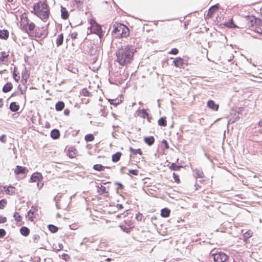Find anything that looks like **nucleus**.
<instances>
[{"label":"nucleus","mask_w":262,"mask_h":262,"mask_svg":"<svg viewBox=\"0 0 262 262\" xmlns=\"http://www.w3.org/2000/svg\"><path fill=\"white\" fill-rule=\"evenodd\" d=\"M135 51V49L132 46H122L116 52L117 61L121 66L127 65L133 60Z\"/></svg>","instance_id":"nucleus-1"},{"label":"nucleus","mask_w":262,"mask_h":262,"mask_svg":"<svg viewBox=\"0 0 262 262\" xmlns=\"http://www.w3.org/2000/svg\"><path fill=\"white\" fill-rule=\"evenodd\" d=\"M214 262H226L229 256L223 252H219L212 254Z\"/></svg>","instance_id":"nucleus-2"},{"label":"nucleus","mask_w":262,"mask_h":262,"mask_svg":"<svg viewBox=\"0 0 262 262\" xmlns=\"http://www.w3.org/2000/svg\"><path fill=\"white\" fill-rule=\"evenodd\" d=\"M48 9V6L46 3L40 2L36 3L33 6L32 12H33L35 14H36L38 13V12H41Z\"/></svg>","instance_id":"nucleus-3"},{"label":"nucleus","mask_w":262,"mask_h":262,"mask_svg":"<svg viewBox=\"0 0 262 262\" xmlns=\"http://www.w3.org/2000/svg\"><path fill=\"white\" fill-rule=\"evenodd\" d=\"M123 24H115L113 26V30L112 32L113 36L115 38H120L121 37V31Z\"/></svg>","instance_id":"nucleus-4"},{"label":"nucleus","mask_w":262,"mask_h":262,"mask_svg":"<svg viewBox=\"0 0 262 262\" xmlns=\"http://www.w3.org/2000/svg\"><path fill=\"white\" fill-rule=\"evenodd\" d=\"M91 31L92 32H93L98 35H100L102 33V29L100 25L97 24L96 21L94 20H92L91 21Z\"/></svg>","instance_id":"nucleus-5"},{"label":"nucleus","mask_w":262,"mask_h":262,"mask_svg":"<svg viewBox=\"0 0 262 262\" xmlns=\"http://www.w3.org/2000/svg\"><path fill=\"white\" fill-rule=\"evenodd\" d=\"M173 63L174 64V66L177 68L183 69L185 68V63L183 59L181 57H179L176 58L173 61Z\"/></svg>","instance_id":"nucleus-6"},{"label":"nucleus","mask_w":262,"mask_h":262,"mask_svg":"<svg viewBox=\"0 0 262 262\" xmlns=\"http://www.w3.org/2000/svg\"><path fill=\"white\" fill-rule=\"evenodd\" d=\"M28 171V169L26 167L17 165L14 169V173L16 175L19 174H26Z\"/></svg>","instance_id":"nucleus-7"},{"label":"nucleus","mask_w":262,"mask_h":262,"mask_svg":"<svg viewBox=\"0 0 262 262\" xmlns=\"http://www.w3.org/2000/svg\"><path fill=\"white\" fill-rule=\"evenodd\" d=\"M26 21L27 24L24 25L23 27L24 29L26 31H29L31 32L33 31L35 29V25L32 22H30L28 19H26Z\"/></svg>","instance_id":"nucleus-8"},{"label":"nucleus","mask_w":262,"mask_h":262,"mask_svg":"<svg viewBox=\"0 0 262 262\" xmlns=\"http://www.w3.org/2000/svg\"><path fill=\"white\" fill-rule=\"evenodd\" d=\"M3 188L5 190V192L7 194L14 195L16 193V188L11 185L9 186H4Z\"/></svg>","instance_id":"nucleus-9"},{"label":"nucleus","mask_w":262,"mask_h":262,"mask_svg":"<svg viewBox=\"0 0 262 262\" xmlns=\"http://www.w3.org/2000/svg\"><path fill=\"white\" fill-rule=\"evenodd\" d=\"M207 106L211 110L214 111H217L219 110V105L216 104L212 100H209L207 103Z\"/></svg>","instance_id":"nucleus-10"},{"label":"nucleus","mask_w":262,"mask_h":262,"mask_svg":"<svg viewBox=\"0 0 262 262\" xmlns=\"http://www.w3.org/2000/svg\"><path fill=\"white\" fill-rule=\"evenodd\" d=\"M49 10L48 9L41 12H38V13L36 14L35 15L42 20H44L49 17Z\"/></svg>","instance_id":"nucleus-11"},{"label":"nucleus","mask_w":262,"mask_h":262,"mask_svg":"<svg viewBox=\"0 0 262 262\" xmlns=\"http://www.w3.org/2000/svg\"><path fill=\"white\" fill-rule=\"evenodd\" d=\"M42 179L41 174L39 172H34L31 177V180L33 182H39Z\"/></svg>","instance_id":"nucleus-12"},{"label":"nucleus","mask_w":262,"mask_h":262,"mask_svg":"<svg viewBox=\"0 0 262 262\" xmlns=\"http://www.w3.org/2000/svg\"><path fill=\"white\" fill-rule=\"evenodd\" d=\"M13 88V85L11 82H8L3 87L2 91L4 93H6L10 92Z\"/></svg>","instance_id":"nucleus-13"},{"label":"nucleus","mask_w":262,"mask_h":262,"mask_svg":"<svg viewBox=\"0 0 262 262\" xmlns=\"http://www.w3.org/2000/svg\"><path fill=\"white\" fill-rule=\"evenodd\" d=\"M129 29L123 24L121 31V37L120 38L126 37L129 35Z\"/></svg>","instance_id":"nucleus-14"},{"label":"nucleus","mask_w":262,"mask_h":262,"mask_svg":"<svg viewBox=\"0 0 262 262\" xmlns=\"http://www.w3.org/2000/svg\"><path fill=\"white\" fill-rule=\"evenodd\" d=\"M144 141L148 146H151L155 142V138L153 136L145 137Z\"/></svg>","instance_id":"nucleus-15"},{"label":"nucleus","mask_w":262,"mask_h":262,"mask_svg":"<svg viewBox=\"0 0 262 262\" xmlns=\"http://www.w3.org/2000/svg\"><path fill=\"white\" fill-rule=\"evenodd\" d=\"M51 137L53 139H57L60 137V132L57 129H53L50 134Z\"/></svg>","instance_id":"nucleus-16"},{"label":"nucleus","mask_w":262,"mask_h":262,"mask_svg":"<svg viewBox=\"0 0 262 262\" xmlns=\"http://www.w3.org/2000/svg\"><path fill=\"white\" fill-rule=\"evenodd\" d=\"M61 17L63 19H67L69 17V12L66 8L61 6Z\"/></svg>","instance_id":"nucleus-17"},{"label":"nucleus","mask_w":262,"mask_h":262,"mask_svg":"<svg viewBox=\"0 0 262 262\" xmlns=\"http://www.w3.org/2000/svg\"><path fill=\"white\" fill-rule=\"evenodd\" d=\"M19 108V105L17 104L15 102H12L10 104L9 108L13 112H17Z\"/></svg>","instance_id":"nucleus-18"},{"label":"nucleus","mask_w":262,"mask_h":262,"mask_svg":"<svg viewBox=\"0 0 262 262\" xmlns=\"http://www.w3.org/2000/svg\"><path fill=\"white\" fill-rule=\"evenodd\" d=\"M63 41V35L62 33L60 34L59 35H58L56 39V44L57 47L60 46L62 43Z\"/></svg>","instance_id":"nucleus-19"},{"label":"nucleus","mask_w":262,"mask_h":262,"mask_svg":"<svg viewBox=\"0 0 262 262\" xmlns=\"http://www.w3.org/2000/svg\"><path fill=\"white\" fill-rule=\"evenodd\" d=\"M170 213V210L169 209H168L167 208H163L161 209V215L162 217H167L169 216Z\"/></svg>","instance_id":"nucleus-20"},{"label":"nucleus","mask_w":262,"mask_h":262,"mask_svg":"<svg viewBox=\"0 0 262 262\" xmlns=\"http://www.w3.org/2000/svg\"><path fill=\"white\" fill-rule=\"evenodd\" d=\"M9 32L7 30H0V38L6 39L8 38Z\"/></svg>","instance_id":"nucleus-21"},{"label":"nucleus","mask_w":262,"mask_h":262,"mask_svg":"<svg viewBox=\"0 0 262 262\" xmlns=\"http://www.w3.org/2000/svg\"><path fill=\"white\" fill-rule=\"evenodd\" d=\"M64 107V103L63 101H58L55 104V109L57 111H61Z\"/></svg>","instance_id":"nucleus-22"},{"label":"nucleus","mask_w":262,"mask_h":262,"mask_svg":"<svg viewBox=\"0 0 262 262\" xmlns=\"http://www.w3.org/2000/svg\"><path fill=\"white\" fill-rule=\"evenodd\" d=\"M181 168H182V165H177L174 163H171L170 165L169 166V168L171 170L173 171H179L181 169Z\"/></svg>","instance_id":"nucleus-23"},{"label":"nucleus","mask_w":262,"mask_h":262,"mask_svg":"<svg viewBox=\"0 0 262 262\" xmlns=\"http://www.w3.org/2000/svg\"><path fill=\"white\" fill-rule=\"evenodd\" d=\"M122 154L120 152H117L112 155V161L114 162H118L121 157Z\"/></svg>","instance_id":"nucleus-24"},{"label":"nucleus","mask_w":262,"mask_h":262,"mask_svg":"<svg viewBox=\"0 0 262 262\" xmlns=\"http://www.w3.org/2000/svg\"><path fill=\"white\" fill-rule=\"evenodd\" d=\"M20 232L23 235L27 236L29 234L30 230L28 228L24 226L20 228Z\"/></svg>","instance_id":"nucleus-25"},{"label":"nucleus","mask_w":262,"mask_h":262,"mask_svg":"<svg viewBox=\"0 0 262 262\" xmlns=\"http://www.w3.org/2000/svg\"><path fill=\"white\" fill-rule=\"evenodd\" d=\"M148 113L146 112V110L145 109H141L138 110V115L142 118H146V117H147Z\"/></svg>","instance_id":"nucleus-26"},{"label":"nucleus","mask_w":262,"mask_h":262,"mask_svg":"<svg viewBox=\"0 0 262 262\" xmlns=\"http://www.w3.org/2000/svg\"><path fill=\"white\" fill-rule=\"evenodd\" d=\"M158 125L162 126H166L167 125V121L166 117H161L158 121Z\"/></svg>","instance_id":"nucleus-27"},{"label":"nucleus","mask_w":262,"mask_h":262,"mask_svg":"<svg viewBox=\"0 0 262 262\" xmlns=\"http://www.w3.org/2000/svg\"><path fill=\"white\" fill-rule=\"evenodd\" d=\"M97 191L100 194L108 193V192L106 191V187L102 185H101L100 187H97Z\"/></svg>","instance_id":"nucleus-28"},{"label":"nucleus","mask_w":262,"mask_h":262,"mask_svg":"<svg viewBox=\"0 0 262 262\" xmlns=\"http://www.w3.org/2000/svg\"><path fill=\"white\" fill-rule=\"evenodd\" d=\"M106 247V244L104 242H101L100 245L97 247L95 249L96 250H101L104 251L105 250V248Z\"/></svg>","instance_id":"nucleus-29"},{"label":"nucleus","mask_w":262,"mask_h":262,"mask_svg":"<svg viewBox=\"0 0 262 262\" xmlns=\"http://www.w3.org/2000/svg\"><path fill=\"white\" fill-rule=\"evenodd\" d=\"M193 171L198 178H203L204 177V173L202 170L195 169Z\"/></svg>","instance_id":"nucleus-30"},{"label":"nucleus","mask_w":262,"mask_h":262,"mask_svg":"<svg viewBox=\"0 0 262 262\" xmlns=\"http://www.w3.org/2000/svg\"><path fill=\"white\" fill-rule=\"evenodd\" d=\"M104 168L105 167L101 164H97L93 166V169L98 171H102Z\"/></svg>","instance_id":"nucleus-31"},{"label":"nucleus","mask_w":262,"mask_h":262,"mask_svg":"<svg viewBox=\"0 0 262 262\" xmlns=\"http://www.w3.org/2000/svg\"><path fill=\"white\" fill-rule=\"evenodd\" d=\"M129 150L134 155H136L137 154H139L141 155L142 154V151L141 149L138 148L137 149H134L133 147H130Z\"/></svg>","instance_id":"nucleus-32"},{"label":"nucleus","mask_w":262,"mask_h":262,"mask_svg":"<svg viewBox=\"0 0 262 262\" xmlns=\"http://www.w3.org/2000/svg\"><path fill=\"white\" fill-rule=\"evenodd\" d=\"M48 229L52 233H56L58 231V230L57 227L52 224L48 225Z\"/></svg>","instance_id":"nucleus-33"},{"label":"nucleus","mask_w":262,"mask_h":262,"mask_svg":"<svg viewBox=\"0 0 262 262\" xmlns=\"http://www.w3.org/2000/svg\"><path fill=\"white\" fill-rule=\"evenodd\" d=\"M80 94L85 97H89L91 95L90 92L86 88H84L80 92Z\"/></svg>","instance_id":"nucleus-34"},{"label":"nucleus","mask_w":262,"mask_h":262,"mask_svg":"<svg viewBox=\"0 0 262 262\" xmlns=\"http://www.w3.org/2000/svg\"><path fill=\"white\" fill-rule=\"evenodd\" d=\"M85 140L86 142H91L94 140V136L93 134H88L84 137Z\"/></svg>","instance_id":"nucleus-35"},{"label":"nucleus","mask_w":262,"mask_h":262,"mask_svg":"<svg viewBox=\"0 0 262 262\" xmlns=\"http://www.w3.org/2000/svg\"><path fill=\"white\" fill-rule=\"evenodd\" d=\"M13 217L16 222H18L20 221L21 217L18 212H14V213L13 214Z\"/></svg>","instance_id":"nucleus-36"},{"label":"nucleus","mask_w":262,"mask_h":262,"mask_svg":"<svg viewBox=\"0 0 262 262\" xmlns=\"http://www.w3.org/2000/svg\"><path fill=\"white\" fill-rule=\"evenodd\" d=\"M7 202L5 199H2L0 200V209H3L5 208V205L7 204Z\"/></svg>","instance_id":"nucleus-37"},{"label":"nucleus","mask_w":262,"mask_h":262,"mask_svg":"<svg viewBox=\"0 0 262 262\" xmlns=\"http://www.w3.org/2000/svg\"><path fill=\"white\" fill-rule=\"evenodd\" d=\"M29 77V74L28 72L26 70V69L22 72V77L23 79L27 80Z\"/></svg>","instance_id":"nucleus-38"},{"label":"nucleus","mask_w":262,"mask_h":262,"mask_svg":"<svg viewBox=\"0 0 262 262\" xmlns=\"http://www.w3.org/2000/svg\"><path fill=\"white\" fill-rule=\"evenodd\" d=\"M109 102L111 104L117 106L118 104L120 103V101L117 99H111L109 100Z\"/></svg>","instance_id":"nucleus-39"},{"label":"nucleus","mask_w":262,"mask_h":262,"mask_svg":"<svg viewBox=\"0 0 262 262\" xmlns=\"http://www.w3.org/2000/svg\"><path fill=\"white\" fill-rule=\"evenodd\" d=\"M16 68H14V70L13 73V77L14 80L16 81H18L20 78V76L19 75V73L17 74L15 71Z\"/></svg>","instance_id":"nucleus-40"},{"label":"nucleus","mask_w":262,"mask_h":262,"mask_svg":"<svg viewBox=\"0 0 262 262\" xmlns=\"http://www.w3.org/2000/svg\"><path fill=\"white\" fill-rule=\"evenodd\" d=\"M1 56L0 57V60L1 61H4V59L6 58H7L9 56L8 54H7L6 52L3 51L1 53Z\"/></svg>","instance_id":"nucleus-41"},{"label":"nucleus","mask_w":262,"mask_h":262,"mask_svg":"<svg viewBox=\"0 0 262 262\" xmlns=\"http://www.w3.org/2000/svg\"><path fill=\"white\" fill-rule=\"evenodd\" d=\"M33 241L34 243H37L40 239V236L39 235L36 234L33 235L32 237Z\"/></svg>","instance_id":"nucleus-42"},{"label":"nucleus","mask_w":262,"mask_h":262,"mask_svg":"<svg viewBox=\"0 0 262 262\" xmlns=\"http://www.w3.org/2000/svg\"><path fill=\"white\" fill-rule=\"evenodd\" d=\"M179 53V50L177 48L172 49L169 52V54H173V55H177Z\"/></svg>","instance_id":"nucleus-43"},{"label":"nucleus","mask_w":262,"mask_h":262,"mask_svg":"<svg viewBox=\"0 0 262 262\" xmlns=\"http://www.w3.org/2000/svg\"><path fill=\"white\" fill-rule=\"evenodd\" d=\"M138 173L139 171L137 169H131L129 170V174L137 176L138 174Z\"/></svg>","instance_id":"nucleus-44"},{"label":"nucleus","mask_w":262,"mask_h":262,"mask_svg":"<svg viewBox=\"0 0 262 262\" xmlns=\"http://www.w3.org/2000/svg\"><path fill=\"white\" fill-rule=\"evenodd\" d=\"M172 176H173V178L175 182H177V183H179L180 181V180L179 179V176L177 174H176V173L173 172L172 174Z\"/></svg>","instance_id":"nucleus-45"},{"label":"nucleus","mask_w":262,"mask_h":262,"mask_svg":"<svg viewBox=\"0 0 262 262\" xmlns=\"http://www.w3.org/2000/svg\"><path fill=\"white\" fill-rule=\"evenodd\" d=\"M61 258H62V259L65 260L66 261H68L70 257L68 254H66V253H63L61 255Z\"/></svg>","instance_id":"nucleus-46"},{"label":"nucleus","mask_w":262,"mask_h":262,"mask_svg":"<svg viewBox=\"0 0 262 262\" xmlns=\"http://www.w3.org/2000/svg\"><path fill=\"white\" fill-rule=\"evenodd\" d=\"M35 37H42V36L44 35V37H45L46 35H44L43 33H42L41 32H40V33L39 32H37V29H35Z\"/></svg>","instance_id":"nucleus-47"},{"label":"nucleus","mask_w":262,"mask_h":262,"mask_svg":"<svg viewBox=\"0 0 262 262\" xmlns=\"http://www.w3.org/2000/svg\"><path fill=\"white\" fill-rule=\"evenodd\" d=\"M6 234V231L4 229H0V238L4 237Z\"/></svg>","instance_id":"nucleus-48"},{"label":"nucleus","mask_w":262,"mask_h":262,"mask_svg":"<svg viewBox=\"0 0 262 262\" xmlns=\"http://www.w3.org/2000/svg\"><path fill=\"white\" fill-rule=\"evenodd\" d=\"M6 136L5 135H2L0 137V141L3 143H6Z\"/></svg>","instance_id":"nucleus-49"},{"label":"nucleus","mask_w":262,"mask_h":262,"mask_svg":"<svg viewBox=\"0 0 262 262\" xmlns=\"http://www.w3.org/2000/svg\"><path fill=\"white\" fill-rule=\"evenodd\" d=\"M142 217H143V215L141 213H138V214H136V219L139 221H141L142 219Z\"/></svg>","instance_id":"nucleus-50"},{"label":"nucleus","mask_w":262,"mask_h":262,"mask_svg":"<svg viewBox=\"0 0 262 262\" xmlns=\"http://www.w3.org/2000/svg\"><path fill=\"white\" fill-rule=\"evenodd\" d=\"M115 184L118 186L117 190L122 189L124 187L123 185L119 182H116Z\"/></svg>","instance_id":"nucleus-51"},{"label":"nucleus","mask_w":262,"mask_h":262,"mask_svg":"<svg viewBox=\"0 0 262 262\" xmlns=\"http://www.w3.org/2000/svg\"><path fill=\"white\" fill-rule=\"evenodd\" d=\"M7 222V218L6 217L0 216V224L5 223Z\"/></svg>","instance_id":"nucleus-52"},{"label":"nucleus","mask_w":262,"mask_h":262,"mask_svg":"<svg viewBox=\"0 0 262 262\" xmlns=\"http://www.w3.org/2000/svg\"><path fill=\"white\" fill-rule=\"evenodd\" d=\"M78 6H81L83 4V1L81 0H73Z\"/></svg>","instance_id":"nucleus-53"},{"label":"nucleus","mask_w":262,"mask_h":262,"mask_svg":"<svg viewBox=\"0 0 262 262\" xmlns=\"http://www.w3.org/2000/svg\"><path fill=\"white\" fill-rule=\"evenodd\" d=\"M77 36V33L76 32H72L71 34V37L73 39L76 38Z\"/></svg>","instance_id":"nucleus-54"},{"label":"nucleus","mask_w":262,"mask_h":262,"mask_svg":"<svg viewBox=\"0 0 262 262\" xmlns=\"http://www.w3.org/2000/svg\"><path fill=\"white\" fill-rule=\"evenodd\" d=\"M63 245L61 244H59L58 245V248L56 247L54 248V249L56 251H59V250H61L63 248Z\"/></svg>","instance_id":"nucleus-55"},{"label":"nucleus","mask_w":262,"mask_h":262,"mask_svg":"<svg viewBox=\"0 0 262 262\" xmlns=\"http://www.w3.org/2000/svg\"><path fill=\"white\" fill-rule=\"evenodd\" d=\"M162 143H163L164 144V146H165V148H169V145L166 140H163L162 141Z\"/></svg>","instance_id":"nucleus-56"},{"label":"nucleus","mask_w":262,"mask_h":262,"mask_svg":"<svg viewBox=\"0 0 262 262\" xmlns=\"http://www.w3.org/2000/svg\"><path fill=\"white\" fill-rule=\"evenodd\" d=\"M234 25V23L233 22V21L231 20V22L229 23H227L226 24V25L228 27H229V28H232L233 27V25Z\"/></svg>","instance_id":"nucleus-57"},{"label":"nucleus","mask_w":262,"mask_h":262,"mask_svg":"<svg viewBox=\"0 0 262 262\" xmlns=\"http://www.w3.org/2000/svg\"><path fill=\"white\" fill-rule=\"evenodd\" d=\"M116 207L118 209L121 210L123 208V206L122 204H118L116 206Z\"/></svg>","instance_id":"nucleus-58"},{"label":"nucleus","mask_w":262,"mask_h":262,"mask_svg":"<svg viewBox=\"0 0 262 262\" xmlns=\"http://www.w3.org/2000/svg\"><path fill=\"white\" fill-rule=\"evenodd\" d=\"M70 114V111L68 109H66L64 111V114L66 116H68Z\"/></svg>","instance_id":"nucleus-59"},{"label":"nucleus","mask_w":262,"mask_h":262,"mask_svg":"<svg viewBox=\"0 0 262 262\" xmlns=\"http://www.w3.org/2000/svg\"><path fill=\"white\" fill-rule=\"evenodd\" d=\"M30 214H31L32 215L34 214V210H33V207L28 212V214L29 215Z\"/></svg>","instance_id":"nucleus-60"},{"label":"nucleus","mask_w":262,"mask_h":262,"mask_svg":"<svg viewBox=\"0 0 262 262\" xmlns=\"http://www.w3.org/2000/svg\"><path fill=\"white\" fill-rule=\"evenodd\" d=\"M239 118V117L238 115H237L235 118L232 121L231 123H234V122H235L236 121L238 120Z\"/></svg>","instance_id":"nucleus-61"},{"label":"nucleus","mask_w":262,"mask_h":262,"mask_svg":"<svg viewBox=\"0 0 262 262\" xmlns=\"http://www.w3.org/2000/svg\"><path fill=\"white\" fill-rule=\"evenodd\" d=\"M146 118H147V121L149 122H151V119H152V117L151 116H150L149 115V114H148V116L147 117H146Z\"/></svg>","instance_id":"nucleus-62"},{"label":"nucleus","mask_w":262,"mask_h":262,"mask_svg":"<svg viewBox=\"0 0 262 262\" xmlns=\"http://www.w3.org/2000/svg\"><path fill=\"white\" fill-rule=\"evenodd\" d=\"M88 241V238H83V241L81 243V245L83 244L84 243H85V242H86Z\"/></svg>","instance_id":"nucleus-63"},{"label":"nucleus","mask_w":262,"mask_h":262,"mask_svg":"<svg viewBox=\"0 0 262 262\" xmlns=\"http://www.w3.org/2000/svg\"><path fill=\"white\" fill-rule=\"evenodd\" d=\"M194 186L195 187V190H198L199 188H200V186L197 183L195 184Z\"/></svg>","instance_id":"nucleus-64"}]
</instances>
